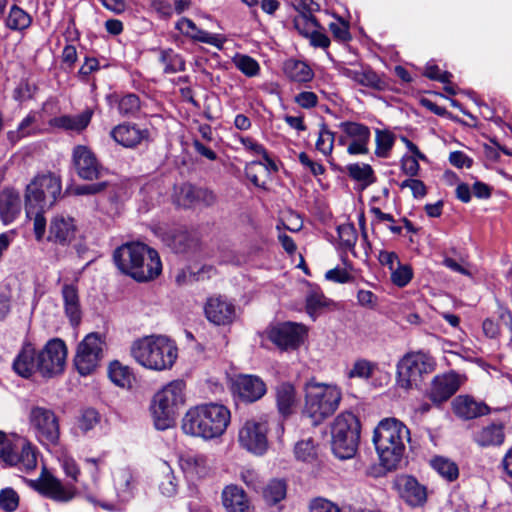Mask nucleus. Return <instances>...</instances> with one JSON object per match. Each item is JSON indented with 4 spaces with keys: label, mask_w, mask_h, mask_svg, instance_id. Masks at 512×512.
I'll use <instances>...</instances> for the list:
<instances>
[{
    "label": "nucleus",
    "mask_w": 512,
    "mask_h": 512,
    "mask_svg": "<svg viewBox=\"0 0 512 512\" xmlns=\"http://www.w3.org/2000/svg\"><path fill=\"white\" fill-rule=\"evenodd\" d=\"M113 259L118 269L137 281H148L162 271L158 253L143 243H126L117 248Z\"/></svg>",
    "instance_id": "f257e3e1"
},
{
    "label": "nucleus",
    "mask_w": 512,
    "mask_h": 512,
    "mask_svg": "<svg viewBox=\"0 0 512 512\" xmlns=\"http://www.w3.org/2000/svg\"><path fill=\"white\" fill-rule=\"evenodd\" d=\"M230 418V411L222 404H201L186 412L182 419V430L187 435L213 439L226 431Z\"/></svg>",
    "instance_id": "f03ea898"
},
{
    "label": "nucleus",
    "mask_w": 512,
    "mask_h": 512,
    "mask_svg": "<svg viewBox=\"0 0 512 512\" xmlns=\"http://www.w3.org/2000/svg\"><path fill=\"white\" fill-rule=\"evenodd\" d=\"M409 434V429L395 418L383 419L375 428L373 443L381 466L387 471L395 470L400 464Z\"/></svg>",
    "instance_id": "7ed1b4c3"
},
{
    "label": "nucleus",
    "mask_w": 512,
    "mask_h": 512,
    "mask_svg": "<svg viewBox=\"0 0 512 512\" xmlns=\"http://www.w3.org/2000/svg\"><path fill=\"white\" fill-rule=\"evenodd\" d=\"M132 357L143 367L163 371L172 368L178 348L173 340L163 335H150L133 342Z\"/></svg>",
    "instance_id": "20e7f679"
},
{
    "label": "nucleus",
    "mask_w": 512,
    "mask_h": 512,
    "mask_svg": "<svg viewBox=\"0 0 512 512\" xmlns=\"http://www.w3.org/2000/svg\"><path fill=\"white\" fill-rule=\"evenodd\" d=\"M342 399L341 389L333 384L309 381L305 384L304 412L314 424L334 414Z\"/></svg>",
    "instance_id": "39448f33"
},
{
    "label": "nucleus",
    "mask_w": 512,
    "mask_h": 512,
    "mask_svg": "<svg viewBox=\"0 0 512 512\" xmlns=\"http://www.w3.org/2000/svg\"><path fill=\"white\" fill-rule=\"evenodd\" d=\"M185 388L184 381L174 380L154 395L151 411L158 430L173 426L179 408L185 403Z\"/></svg>",
    "instance_id": "423d86ee"
},
{
    "label": "nucleus",
    "mask_w": 512,
    "mask_h": 512,
    "mask_svg": "<svg viewBox=\"0 0 512 512\" xmlns=\"http://www.w3.org/2000/svg\"><path fill=\"white\" fill-rule=\"evenodd\" d=\"M361 425L352 412H342L333 421L331 427L332 451L339 459H350L358 450Z\"/></svg>",
    "instance_id": "0eeeda50"
},
{
    "label": "nucleus",
    "mask_w": 512,
    "mask_h": 512,
    "mask_svg": "<svg viewBox=\"0 0 512 512\" xmlns=\"http://www.w3.org/2000/svg\"><path fill=\"white\" fill-rule=\"evenodd\" d=\"M0 464L31 472L37 467L35 448L27 439L0 430Z\"/></svg>",
    "instance_id": "6e6552de"
},
{
    "label": "nucleus",
    "mask_w": 512,
    "mask_h": 512,
    "mask_svg": "<svg viewBox=\"0 0 512 512\" xmlns=\"http://www.w3.org/2000/svg\"><path fill=\"white\" fill-rule=\"evenodd\" d=\"M436 368L434 358L423 352L406 354L397 364V385L404 390L417 387Z\"/></svg>",
    "instance_id": "1a4fd4ad"
},
{
    "label": "nucleus",
    "mask_w": 512,
    "mask_h": 512,
    "mask_svg": "<svg viewBox=\"0 0 512 512\" xmlns=\"http://www.w3.org/2000/svg\"><path fill=\"white\" fill-rule=\"evenodd\" d=\"M61 194V181L52 174L37 175L26 187L25 208L27 215L33 208L51 207Z\"/></svg>",
    "instance_id": "9d476101"
},
{
    "label": "nucleus",
    "mask_w": 512,
    "mask_h": 512,
    "mask_svg": "<svg viewBox=\"0 0 512 512\" xmlns=\"http://www.w3.org/2000/svg\"><path fill=\"white\" fill-rule=\"evenodd\" d=\"M105 341L98 333H90L78 344L74 365L82 376L96 371L103 358Z\"/></svg>",
    "instance_id": "9b49d317"
},
{
    "label": "nucleus",
    "mask_w": 512,
    "mask_h": 512,
    "mask_svg": "<svg viewBox=\"0 0 512 512\" xmlns=\"http://www.w3.org/2000/svg\"><path fill=\"white\" fill-rule=\"evenodd\" d=\"M29 422L40 443L56 445L60 438L59 419L53 410L33 406L29 413Z\"/></svg>",
    "instance_id": "f8f14e48"
},
{
    "label": "nucleus",
    "mask_w": 512,
    "mask_h": 512,
    "mask_svg": "<svg viewBox=\"0 0 512 512\" xmlns=\"http://www.w3.org/2000/svg\"><path fill=\"white\" fill-rule=\"evenodd\" d=\"M67 349L61 339H52L38 351V372L45 378H52L63 372Z\"/></svg>",
    "instance_id": "ddd939ff"
},
{
    "label": "nucleus",
    "mask_w": 512,
    "mask_h": 512,
    "mask_svg": "<svg viewBox=\"0 0 512 512\" xmlns=\"http://www.w3.org/2000/svg\"><path fill=\"white\" fill-rule=\"evenodd\" d=\"M29 485L44 497L59 503H67L74 499L77 490L70 482L62 483L58 478L43 468L37 479L29 480Z\"/></svg>",
    "instance_id": "4468645a"
},
{
    "label": "nucleus",
    "mask_w": 512,
    "mask_h": 512,
    "mask_svg": "<svg viewBox=\"0 0 512 512\" xmlns=\"http://www.w3.org/2000/svg\"><path fill=\"white\" fill-rule=\"evenodd\" d=\"M267 432L266 420L262 418L247 420L239 430V444L253 454L262 455L268 448Z\"/></svg>",
    "instance_id": "2eb2a0df"
},
{
    "label": "nucleus",
    "mask_w": 512,
    "mask_h": 512,
    "mask_svg": "<svg viewBox=\"0 0 512 512\" xmlns=\"http://www.w3.org/2000/svg\"><path fill=\"white\" fill-rule=\"evenodd\" d=\"M306 336V327L294 322L278 324L268 332V338L282 350L297 349Z\"/></svg>",
    "instance_id": "dca6fc26"
},
{
    "label": "nucleus",
    "mask_w": 512,
    "mask_h": 512,
    "mask_svg": "<svg viewBox=\"0 0 512 512\" xmlns=\"http://www.w3.org/2000/svg\"><path fill=\"white\" fill-rule=\"evenodd\" d=\"M342 133H346L350 143L347 152L350 155H367L369 153V142L371 131L368 126L359 122L344 121L339 124Z\"/></svg>",
    "instance_id": "f3484780"
},
{
    "label": "nucleus",
    "mask_w": 512,
    "mask_h": 512,
    "mask_svg": "<svg viewBox=\"0 0 512 512\" xmlns=\"http://www.w3.org/2000/svg\"><path fill=\"white\" fill-rule=\"evenodd\" d=\"M233 393L246 403L261 399L267 392L264 381L256 375H239L232 384Z\"/></svg>",
    "instance_id": "a211bd4d"
},
{
    "label": "nucleus",
    "mask_w": 512,
    "mask_h": 512,
    "mask_svg": "<svg viewBox=\"0 0 512 512\" xmlns=\"http://www.w3.org/2000/svg\"><path fill=\"white\" fill-rule=\"evenodd\" d=\"M72 159L80 178L84 180H94L101 176L103 168L99 164L95 154L87 146L78 145L74 147Z\"/></svg>",
    "instance_id": "6ab92c4d"
},
{
    "label": "nucleus",
    "mask_w": 512,
    "mask_h": 512,
    "mask_svg": "<svg viewBox=\"0 0 512 512\" xmlns=\"http://www.w3.org/2000/svg\"><path fill=\"white\" fill-rule=\"evenodd\" d=\"M460 384L459 376L454 372L437 375L432 379L427 396L434 405H440L458 391Z\"/></svg>",
    "instance_id": "aec40b11"
},
{
    "label": "nucleus",
    "mask_w": 512,
    "mask_h": 512,
    "mask_svg": "<svg viewBox=\"0 0 512 512\" xmlns=\"http://www.w3.org/2000/svg\"><path fill=\"white\" fill-rule=\"evenodd\" d=\"M77 225L74 218L58 214L49 225L47 240L60 246H68L76 237Z\"/></svg>",
    "instance_id": "412c9836"
},
{
    "label": "nucleus",
    "mask_w": 512,
    "mask_h": 512,
    "mask_svg": "<svg viewBox=\"0 0 512 512\" xmlns=\"http://www.w3.org/2000/svg\"><path fill=\"white\" fill-rule=\"evenodd\" d=\"M111 138L125 148H135L149 139L148 129H141L136 124L122 123L110 131Z\"/></svg>",
    "instance_id": "4be33fe9"
},
{
    "label": "nucleus",
    "mask_w": 512,
    "mask_h": 512,
    "mask_svg": "<svg viewBox=\"0 0 512 512\" xmlns=\"http://www.w3.org/2000/svg\"><path fill=\"white\" fill-rule=\"evenodd\" d=\"M207 319L215 325H226L235 317L234 305L221 297L208 299L205 308Z\"/></svg>",
    "instance_id": "5701e85b"
},
{
    "label": "nucleus",
    "mask_w": 512,
    "mask_h": 512,
    "mask_svg": "<svg viewBox=\"0 0 512 512\" xmlns=\"http://www.w3.org/2000/svg\"><path fill=\"white\" fill-rule=\"evenodd\" d=\"M401 498L411 507L423 506L427 501L426 487L414 477L405 476L399 480Z\"/></svg>",
    "instance_id": "b1692460"
},
{
    "label": "nucleus",
    "mask_w": 512,
    "mask_h": 512,
    "mask_svg": "<svg viewBox=\"0 0 512 512\" xmlns=\"http://www.w3.org/2000/svg\"><path fill=\"white\" fill-rule=\"evenodd\" d=\"M473 441L480 447H497L505 441V425L491 422L474 432Z\"/></svg>",
    "instance_id": "393cba45"
},
{
    "label": "nucleus",
    "mask_w": 512,
    "mask_h": 512,
    "mask_svg": "<svg viewBox=\"0 0 512 512\" xmlns=\"http://www.w3.org/2000/svg\"><path fill=\"white\" fill-rule=\"evenodd\" d=\"M221 502L226 512H249L250 502L243 488L230 484L221 493Z\"/></svg>",
    "instance_id": "a878e982"
},
{
    "label": "nucleus",
    "mask_w": 512,
    "mask_h": 512,
    "mask_svg": "<svg viewBox=\"0 0 512 512\" xmlns=\"http://www.w3.org/2000/svg\"><path fill=\"white\" fill-rule=\"evenodd\" d=\"M452 405L455 415L464 420L484 416L490 411L485 403L478 402L470 396H458L454 399Z\"/></svg>",
    "instance_id": "bb28decb"
},
{
    "label": "nucleus",
    "mask_w": 512,
    "mask_h": 512,
    "mask_svg": "<svg viewBox=\"0 0 512 512\" xmlns=\"http://www.w3.org/2000/svg\"><path fill=\"white\" fill-rule=\"evenodd\" d=\"M14 371L24 378L38 372V351L31 344L23 346L13 361Z\"/></svg>",
    "instance_id": "cd10ccee"
},
{
    "label": "nucleus",
    "mask_w": 512,
    "mask_h": 512,
    "mask_svg": "<svg viewBox=\"0 0 512 512\" xmlns=\"http://www.w3.org/2000/svg\"><path fill=\"white\" fill-rule=\"evenodd\" d=\"M21 211V198L18 191L5 188L0 192V218L5 224L12 223Z\"/></svg>",
    "instance_id": "c85d7f7f"
},
{
    "label": "nucleus",
    "mask_w": 512,
    "mask_h": 512,
    "mask_svg": "<svg viewBox=\"0 0 512 512\" xmlns=\"http://www.w3.org/2000/svg\"><path fill=\"white\" fill-rule=\"evenodd\" d=\"M175 28L184 36L191 38L195 41L210 44L216 47H221L222 43L218 40L216 35L210 34L196 26V24L189 18L182 17L175 25Z\"/></svg>",
    "instance_id": "c756f323"
},
{
    "label": "nucleus",
    "mask_w": 512,
    "mask_h": 512,
    "mask_svg": "<svg viewBox=\"0 0 512 512\" xmlns=\"http://www.w3.org/2000/svg\"><path fill=\"white\" fill-rule=\"evenodd\" d=\"M275 398L278 412L284 417L291 415L298 403L295 387L288 382L276 387Z\"/></svg>",
    "instance_id": "7c9ffc66"
},
{
    "label": "nucleus",
    "mask_w": 512,
    "mask_h": 512,
    "mask_svg": "<svg viewBox=\"0 0 512 512\" xmlns=\"http://www.w3.org/2000/svg\"><path fill=\"white\" fill-rule=\"evenodd\" d=\"M179 465L187 477L202 478L208 474L207 458L201 454H185L180 456Z\"/></svg>",
    "instance_id": "2f4dec72"
},
{
    "label": "nucleus",
    "mask_w": 512,
    "mask_h": 512,
    "mask_svg": "<svg viewBox=\"0 0 512 512\" xmlns=\"http://www.w3.org/2000/svg\"><path fill=\"white\" fill-rule=\"evenodd\" d=\"M92 115L93 111L91 109H86L80 114L74 116L62 115L55 117L50 120V125L64 130L80 132L89 125Z\"/></svg>",
    "instance_id": "473e14b6"
},
{
    "label": "nucleus",
    "mask_w": 512,
    "mask_h": 512,
    "mask_svg": "<svg viewBox=\"0 0 512 512\" xmlns=\"http://www.w3.org/2000/svg\"><path fill=\"white\" fill-rule=\"evenodd\" d=\"M114 488L118 502L124 503L133 497V475L129 469H119L113 476Z\"/></svg>",
    "instance_id": "72a5a7b5"
},
{
    "label": "nucleus",
    "mask_w": 512,
    "mask_h": 512,
    "mask_svg": "<svg viewBox=\"0 0 512 512\" xmlns=\"http://www.w3.org/2000/svg\"><path fill=\"white\" fill-rule=\"evenodd\" d=\"M62 297L66 315L73 324H78L81 319V309L78 290L73 284H64Z\"/></svg>",
    "instance_id": "f704fd0d"
},
{
    "label": "nucleus",
    "mask_w": 512,
    "mask_h": 512,
    "mask_svg": "<svg viewBox=\"0 0 512 512\" xmlns=\"http://www.w3.org/2000/svg\"><path fill=\"white\" fill-rule=\"evenodd\" d=\"M284 73L292 81L304 83L313 79L314 73L310 66L303 61L289 59L284 63Z\"/></svg>",
    "instance_id": "c9c22d12"
},
{
    "label": "nucleus",
    "mask_w": 512,
    "mask_h": 512,
    "mask_svg": "<svg viewBox=\"0 0 512 512\" xmlns=\"http://www.w3.org/2000/svg\"><path fill=\"white\" fill-rule=\"evenodd\" d=\"M159 61L164 66L163 71L166 74H175L186 69L183 57L172 49L160 50Z\"/></svg>",
    "instance_id": "e433bc0d"
},
{
    "label": "nucleus",
    "mask_w": 512,
    "mask_h": 512,
    "mask_svg": "<svg viewBox=\"0 0 512 512\" xmlns=\"http://www.w3.org/2000/svg\"><path fill=\"white\" fill-rule=\"evenodd\" d=\"M430 464L441 477L449 482L455 481L459 476L457 464L449 458L436 456L430 461Z\"/></svg>",
    "instance_id": "4c0bfd02"
},
{
    "label": "nucleus",
    "mask_w": 512,
    "mask_h": 512,
    "mask_svg": "<svg viewBox=\"0 0 512 512\" xmlns=\"http://www.w3.org/2000/svg\"><path fill=\"white\" fill-rule=\"evenodd\" d=\"M108 376L110 380L121 388H127L132 383V373L128 366L123 365L115 360L108 367Z\"/></svg>",
    "instance_id": "58836bf2"
},
{
    "label": "nucleus",
    "mask_w": 512,
    "mask_h": 512,
    "mask_svg": "<svg viewBox=\"0 0 512 512\" xmlns=\"http://www.w3.org/2000/svg\"><path fill=\"white\" fill-rule=\"evenodd\" d=\"M395 143V135L387 129L375 130V155L380 158H387Z\"/></svg>",
    "instance_id": "ea45409f"
},
{
    "label": "nucleus",
    "mask_w": 512,
    "mask_h": 512,
    "mask_svg": "<svg viewBox=\"0 0 512 512\" xmlns=\"http://www.w3.org/2000/svg\"><path fill=\"white\" fill-rule=\"evenodd\" d=\"M328 304L329 300L324 296L319 287H310L306 295V310L311 317H315Z\"/></svg>",
    "instance_id": "a19ab883"
},
{
    "label": "nucleus",
    "mask_w": 512,
    "mask_h": 512,
    "mask_svg": "<svg viewBox=\"0 0 512 512\" xmlns=\"http://www.w3.org/2000/svg\"><path fill=\"white\" fill-rule=\"evenodd\" d=\"M31 16L22 8L13 5L6 19V26L12 30H24L31 24Z\"/></svg>",
    "instance_id": "79ce46f5"
},
{
    "label": "nucleus",
    "mask_w": 512,
    "mask_h": 512,
    "mask_svg": "<svg viewBox=\"0 0 512 512\" xmlns=\"http://www.w3.org/2000/svg\"><path fill=\"white\" fill-rule=\"evenodd\" d=\"M117 108L122 116L131 117L139 112L141 102L136 94L129 93L117 99Z\"/></svg>",
    "instance_id": "37998d69"
},
{
    "label": "nucleus",
    "mask_w": 512,
    "mask_h": 512,
    "mask_svg": "<svg viewBox=\"0 0 512 512\" xmlns=\"http://www.w3.org/2000/svg\"><path fill=\"white\" fill-rule=\"evenodd\" d=\"M295 29L300 35L307 38L315 29L321 26L313 14L298 13L293 20Z\"/></svg>",
    "instance_id": "c03bdc74"
},
{
    "label": "nucleus",
    "mask_w": 512,
    "mask_h": 512,
    "mask_svg": "<svg viewBox=\"0 0 512 512\" xmlns=\"http://www.w3.org/2000/svg\"><path fill=\"white\" fill-rule=\"evenodd\" d=\"M358 85L377 91H382L386 87L385 81L369 66L362 68Z\"/></svg>",
    "instance_id": "a18cd8bd"
},
{
    "label": "nucleus",
    "mask_w": 512,
    "mask_h": 512,
    "mask_svg": "<svg viewBox=\"0 0 512 512\" xmlns=\"http://www.w3.org/2000/svg\"><path fill=\"white\" fill-rule=\"evenodd\" d=\"M335 142V134L331 132L326 124H322L319 129L316 141V149L324 156H331Z\"/></svg>",
    "instance_id": "49530a36"
},
{
    "label": "nucleus",
    "mask_w": 512,
    "mask_h": 512,
    "mask_svg": "<svg viewBox=\"0 0 512 512\" xmlns=\"http://www.w3.org/2000/svg\"><path fill=\"white\" fill-rule=\"evenodd\" d=\"M197 188L191 184L181 185L175 192V203L178 206L189 208L196 204Z\"/></svg>",
    "instance_id": "de8ad7c7"
},
{
    "label": "nucleus",
    "mask_w": 512,
    "mask_h": 512,
    "mask_svg": "<svg viewBox=\"0 0 512 512\" xmlns=\"http://www.w3.org/2000/svg\"><path fill=\"white\" fill-rule=\"evenodd\" d=\"M346 170L352 179L364 182L366 186L374 182L373 169L369 164H350Z\"/></svg>",
    "instance_id": "09e8293b"
},
{
    "label": "nucleus",
    "mask_w": 512,
    "mask_h": 512,
    "mask_svg": "<svg viewBox=\"0 0 512 512\" xmlns=\"http://www.w3.org/2000/svg\"><path fill=\"white\" fill-rule=\"evenodd\" d=\"M264 498L270 504H276L286 496V483L282 480H272L263 492Z\"/></svg>",
    "instance_id": "8fccbe9b"
},
{
    "label": "nucleus",
    "mask_w": 512,
    "mask_h": 512,
    "mask_svg": "<svg viewBox=\"0 0 512 512\" xmlns=\"http://www.w3.org/2000/svg\"><path fill=\"white\" fill-rule=\"evenodd\" d=\"M20 497L11 487L0 490V508L5 512H14L19 506Z\"/></svg>",
    "instance_id": "3c124183"
},
{
    "label": "nucleus",
    "mask_w": 512,
    "mask_h": 512,
    "mask_svg": "<svg viewBox=\"0 0 512 512\" xmlns=\"http://www.w3.org/2000/svg\"><path fill=\"white\" fill-rule=\"evenodd\" d=\"M375 364L366 360L358 359L354 362L352 368L348 371V378L368 379L372 376Z\"/></svg>",
    "instance_id": "603ef678"
},
{
    "label": "nucleus",
    "mask_w": 512,
    "mask_h": 512,
    "mask_svg": "<svg viewBox=\"0 0 512 512\" xmlns=\"http://www.w3.org/2000/svg\"><path fill=\"white\" fill-rule=\"evenodd\" d=\"M341 244L347 249H353L357 242V232L353 224H342L338 227Z\"/></svg>",
    "instance_id": "864d4df0"
},
{
    "label": "nucleus",
    "mask_w": 512,
    "mask_h": 512,
    "mask_svg": "<svg viewBox=\"0 0 512 512\" xmlns=\"http://www.w3.org/2000/svg\"><path fill=\"white\" fill-rule=\"evenodd\" d=\"M99 420V413L95 409H85L78 418V428L83 432H88L99 423Z\"/></svg>",
    "instance_id": "5fc2aeb1"
},
{
    "label": "nucleus",
    "mask_w": 512,
    "mask_h": 512,
    "mask_svg": "<svg viewBox=\"0 0 512 512\" xmlns=\"http://www.w3.org/2000/svg\"><path fill=\"white\" fill-rule=\"evenodd\" d=\"M413 272L410 266L408 265H397L391 271V280L398 287L406 286L412 279Z\"/></svg>",
    "instance_id": "6e6d98bb"
},
{
    "label": "nucleus",
    "mask_w": 512,
    "mask_h": 512,
    "mask_svg": "<svg viewBox=\"0 0 512 512\" xmlns=\"http://www.w3.org/2000/svg\"><path fill=\"white\" fill-rule=\"evenodd\" d=\"M237 68L248 77L256 76L260 67L258 62L250 56L242 55L236 60Z\"/></svg>",
    "instance_id": "4d7b16f0"
},
{
    "label": "nucleus",
    "mask_w": 512,
    "mask_h": 512,
    "mask_svg": "<svg viewBox=\"0 0 512 512\" xmlns=\"http://www.w3.org/2000/svg\"><path fill=\"white\" fill-rule=\"evenodd\" d=\"M295 455L302 461H310L315 458L316 450L311 439L299 441L295 446Z\"/></svg>",
    "instance_id": "13d9d810"
},
{
    "label": "nucleus",
    "mask_w": 512,
    "mask_h": 512,
    "mask_svg": "<svg viewBox=\"0 0 512 512\" xmlns=\"http://www.w3.org/2000/svg\"><path fill=\"white\" fill-rule=\"evenodd\" d=\"M43 211L40 208H33L32 213L30 215H27L28 217H31L34 215L33 219V230L35 234V238L38 241H41L45 235L46 232V219L43 215Z\"/></svg>",
    "instance_id": "bf43d9fd"
},
{
    "label": "nucleus",
    "mask_w": 512,
    "mask_h": 512,
    "mask_svg": "<svg viewBox=\"0 0 512 512\" xmlns=\"http://www.w3.org/2000/svg\"><path fill=\"white\" fill-rule=\"evenodd\" d=\"M191 245V239L186 231H178L171 237L170 246L176 253L186 252Z\"/></svg>",
    "instance_id": "052dcab7"
},
{
    "label": "nucleus",
    "mask_w": 512,
    "mask_h": 512,
    "mask_svg": "<svg viewBox=\"0 0 512 512\" xmlns=\"http://www.w3.org/2000/svg\"><path fill=\"white\" fill-rule=\"evenodd\" d=\"M309 512H341L340 508L330 500L317 497L311 500Z\"/></svg>",
    "instance_id": "680f3d73"
},
{
    "label": "nucleus",
    "mask_w": 512,
    "mask_h": 512,
    "mask_svg": "<svg viewBox=\"0 0 512 512\" xmlns=\"http://www.w3.org/2000/svg\"><path fill=\"white\" fill-rule=\"evenodd\" d=\"M107 186V182L79 185L73 189V193L75 195H94L104 191Z\"/></svg>",
    "instance_id": "e2e57ef3"
},
{
    "label": "nucleus",
    "mask_w": 512,
    "mask_h": 512,
    "mask_svg": "<svg viewBox=\"0 0 512 512\" xmlns=\"http://www.w3.org/2000/svg\"><path fill=\"white\" fill-rule=\"evenodd\" d=\"M329 29L333 37L338 41L346 42L351 38L349 27L345 22H331Z\"/></svg>",
    "instance_id": "0e129e2a"
},
{
    "label": "nucleus",
    "mask_w": 512,
    "mask_h": 512,
    "mask_svg": "<svg viewBox=\"0 0 512 512\" xmlns=\"http://www.w3.org/2000/svg\"><path fill=\"white\" fill-rule=\"evenodd\" d=\"M298 159L300 163L305 168H307L314 176L322 175L325 172L324 166L321 163L310 159V157L305 152H301L298 155Z\"/></svg>",
    "instance_id": "69168bd1"
},
{
    "label": "nucleus",
    "mask_w": 512,
    "mask_h": 512,
    "mask_svg": "<svg viewBox=\"0 0 512 512\" xmlns=\"http://www.w3.org/2000/svg\"><path fill=\"white\" fill-rule=\"evenodd\" d=\"M400 187L410 188L413 196L416 198H422L427 193L425 184L419 179H406L400 184Z\"/></svg>",
    "instance_id": "338daca9"
},
{
    "label": "nucleus",
    "mask_w": 512,
    "mask_h": 512,
    "mask_svg": "<svg viewBox=\"0 0 512 512\" xmlns=\"http://www.w3.org/2000/svg\"><path fill=\"white\" fill-rule=\"evenodd\" d=\"M295 102L300 107L309 109L317 105L318 97L314 92L303 91L295 96Z\"/></svg>",
    "instance_id": "774afa93"
}]
</instances>
